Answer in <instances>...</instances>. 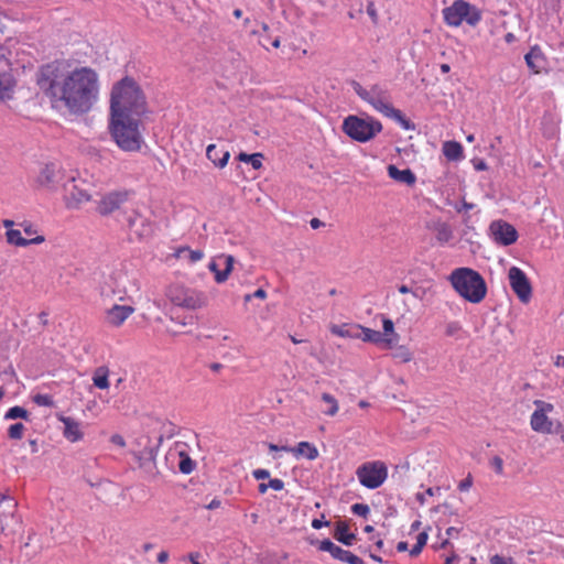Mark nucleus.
I'll list each match as a JSON object with an SVG mask.
<instances>
[{
    "label": "nucleus",
    "mask_w": 564,
    "mask_h": 564,
    "mask_svg": "<svg viewBox=\"0 0 564 564\" xmlns=\"http://www.w3.org/2000/svg\"><path fill=\"white\" fill-rule=\"evenodd\" d=\"M351 511L356 516L367 518V514L370 512V508L366 503H355L351 506Z\"/></svg>",
    "instance_id": "nucleus-44"
},
{
    "label": "nucleus",
    "mask_w": 564,
    "mask_h": 564,
    "mask_svg": "<svg viewBox=\"0 0 564 564\" xmlns=\"http://www.w3.org/2000/svg\"><path fill=\"white\" fill-rule=\"evenodd\" d=\"M451 534L449 530L445 531V536H443L441 533L438 534V540L434 547L435 549H445L448 545V535Z\"/></svg>",
    "instance_id": "nucleus-49"
},
{
    "label": "nucleus",
    "mask_w": 564,
    "mask_h": 564,
    "mask_svg": "<svg viewBox=\"0 0 564 564\" xmlns=\"http://www.w3.org/2000/svg\"><path fill=\"white\" fill-rule=\"evenodd\" d=\"M37 85L47 97L63 102L74 115L88 112L98 98V75L88 67L67 72L62 63H48L40 68Z\"/></svg>",
    "instance_id": "nucleus-1"
},
{
    "label": "nucleus",
    "mask_w": 564,
    "mask_h": 564,
    "mask_svg": "<svg viewBox=\"0 0 564 564\" xmlns=\"http://www.w3.org/2000/svg\"><path fill=\"white\" fill-rule=\"evenodd\" d=\"M443 18L449 26H459L463 21H466L470 26H475L481 20V14L476 7L468 2L455 0L452 6L443 9Z\"/></svg>",
    "instance_id": "nucleus-7"
},
{
    "label": "nucleus",
    "mask_w": 564,
    "mask_h": 564,
    "mask_svg": "<svg viewBox=\"0 0 564 564\" xmlns=\"http://www.w3.org/2000/svg\"><path fill=\"white\" fill-rule=\"evenodd\" d=\"M252 476L257 480H263L270 477V473L267 469L258 468L252 471Z\"/></svg>",
    "instance_id": "nucleus-52"
},
{
    "label": "nucleus",
    "mask_w": 564,
    "mask_h": 564,
    "mask_svg": "<svg viewBox=\"0 0 564 564\" xmlns=\"http://www.w3.org/2000/svg\"><path fill=\"white\" fill-rule=\"evenodd\" d=\"M169 296L174 305L187 310H196L205 304V296L192 289L173 288L170 290Z\"/></svg>",
    "instance_id": "nucleus-11"
},
{
    "label": "nucleus",
    "mask_w": 564,
    "mask_h": 564,
    "mask_svg": "<svg viewBox=\"0 0 564 564\" xmlns=\"http://www.w3.org/2000/svg\"><path fill=\"white\" fill-rule=\"evenodd\" d=\"M178 456H180V463H178L180 471L185 475L191 474L195 469L196 463L185 452H180Z\"/></svg>",
    "instance_id": "nucleus-34"
},
{
    "label": "nucleus",
    "mask_w": 564,
    "mask_h": 564,
    "mask_svg": "<svg viewBox=\"0 0 564 564\" xmlns=\"http://www.w3.org/2000/svg\"><path fill=\"white\" fill-rule=\"evenodd\" d=\"M525 63L529 68H531L534 73H539L542 67V56L541 52L538 48H532L524 56Z\"/></svg>",
    "instance_id": "nucleus-33"
},
{
    "label": "nucleus",
    "mask_w": 564,
    "mask_h": 564,
    "mask_svg": "<svg viewBox=\"0 0 564 564\" xmlns=\"http://www.w3.org/2000/svg\"><path fill=\"white\" fill-rule=\"evenodd\" d=\"M455 291L470 303H479L487 293V285L484 278L469 268L454 270L449 278Z\"/></svg>",
    "instance_id": "nucleus-5"
},
{
    "label": "nucleus",
    "mask_w": 564,
    "mask_h": 564,
    "mask_svg": "<svg viewBox=\"0 0 564 564\" xmlns=\"http://www.w3.org/2000/svg\"><path fill=\"white\" fill-rule=\"evenodd\" d=\"M234 263L235 258L232 256L221 254L209 262L208 269L215 273V280L217 283H224L232 271Z\"/></svg>",
    "instance_id": "nucleus-19"
},
{
    "label": "nucleus",
    "mask_w": 564,
    "mask_h": 564,
    "mask_svg": "<svg viewBox=\"0 0 564 564\" xmlns=\"http://www.w3.org/2000/svg\"><path fill=\"white\" fill-rule=\"evenodd\" d=\"M349 85L360 99L371 105L377 111L393 119L405 130L415 129V124L391 105L390 95L383 86L373 84L367 89L356 80H350Z\"/></svg>",
    "instance_id": "nucleus-3"
},
{
    "label": "nucleus",
    "mask_w": 564,
    "mask_h": 564,
    "mask_svg": "<svg viewBox=\"0 0 564 564\" xmlns=\"http://www.w3.org/2000/svg\"><path fill=\"white\" fill-rule=\"evenodd\" d=\"M144 440V448L135 452L134 458L138 460L139 467L143 469L149 476L156 477L159 475L156 467V454L163 442V435L158 437L155 445L150 444V438L148 436H145Z\"/></svg>",
    "instance_id": "nucleus-10"
},
{
    "label": "nucleus",
    "mask_w": 564,
    "mask_h": 564,
    "mask_svg": "<svg viewBox=\"0 0 564 564\" xmlns=\"http://www.w3.org/2000/svg\"><path fill=\"white\" fill-rule=\"evenodd\" d=\"M295 456H304L310 460L317 458L318 451L317 448L308 443V442H300L296 447H294Z\"/></svg>",
    "instance_id": "nucleus-32"
},
{
    "label": "nucleus",
    "mask_w": 564,
    "mask_h": 564,
    "mask_svg": "<svg viewBox=\"0 0 564 564\" xmlns=\"http://www.w3.org/2000/svg\"><path fill=\"white\" fill-rule=\"evenodd\" d=\"M62 175L57 165L54 163L46 164L39 175V183L45 187H54L61 182Z\"/></svg>",
    "instance_id": "nucleus-21"
},
{
    "label": "nucleus",
    "mask_w": 564,
    "mask_h": 564,
    "mask_svg": "<svg viewBox=\"0 0 564 564\" xmlns=\"http://www.w3.org/2000/svg\"><path fill=\"white\" fill-rule=\"evenodd\" d=\"M221 505V501L219 499H213L208 505H207V509H217L218 507H220Z\"/></svg>",
    "instance_id": "nucleus-62"
},
{
    "label": "nucleus",
    "mask_w": 564,
    "mask_h": 564,
    "mask_svg": "<svg viewBox=\"0 0 564 564\" xmlns=\"http://www.w3.org/2000/svg\"><path fill=\"white\" fill-rule=\"evenodd\" d=\"M262 158L263 156L261 153L247 154V153L241 152L238 155L239 161L250 163L254 170H258L262 166V162H261Z\"/></svg>",
    "instance_id": "nucleus-37"
},
{
    "label": "nucleus",
    "mask_w": 564,
    "mask_h": 564,
    "mask_svg": "<svg viewBox=\"0 0 564 564\" xmlns=\"http://www.w3.org/2000/svg\"><path fill=\"white\" fill-rule=\"evenodd\" d=\"M124 220L128 224L129 229L138 237L145 238L152 235L153 225L152 223L143 217L140 213L132 209V214L123 213Z\"/></svg>",
    "instance_id": "nucleus-18"
},
{
    "label": "nucleus",
    "mask_w": 564,
    "mask_h": 564,
    "mask_svg": "<svg viewBox=\"0 0 564 564\" xmlns=\"http://www.w3.org/2000/svg\"><path fill=\"white\" fill-rule=\"evenodd\" d=\"M268 486H269V488L279 491L284 488V482L279 478H274V479H270V481L268 482Z\"/></svg>",
    "instance_id": "nucleus-53"
},
{
    "label": "nucleus",
    "mask_w": 564,
    "mask_h": 564,
    "mask_svg": "<svg viewBox=\"0 0 564 564\" xmlns=\"http://www.w3.org/2000/svg\"><path fill=\"white\" fill-rule=\"evenodd\" d=\"M6 236H7V240L9 243L15 245L19 247H25L29 245H39L44 241L43 236H37L32 239H25L22 237L21 231L18 229H8V231L6 232Z\"/></svg>",
    "instance_id": "nucleus-26"
},
{
    "label": "nucleus",
    "mask_w": 564,
    "mask_h": 564,
    "mask_svg": "<svg viewBox=\"0 0 564 564\" xmlns=\"http://www.w3.org/2000/svg\"><path fill=\"white\" fill-rule=\"evenodd\" d=\"M431 228L435 231L436 239L441 243L448 242L453 238V230L446 223H434Z\"/></svg>",
    "instance_id": "nucleus-31"
},
{
    "label": "nucleus",
    "mask_w": 564,
    "mask_h": 564,
    "mask_svg": "<svg viewBox=\"0 0 564 564\" xmlns=\"http://www.w3.org/2000/svg\"><path fill=\"white\" fill-rule=\"evenodd\" d=\"M330 332L334 335H337L340 337H350V338H359L360 337V334L357 333L356 328L350 329V328H347L345 325H343V326L333 325L330 328Z\"/></svg>",
    "instance_id": "nucleus-39"
},
{
    "label": "nucleus",
    "mask_w": 564,
    "mask_h": 564,
    "mask_svg": "<svg viewBox=\"0 0 564 564\" xmlns=\"http://www.w3.org/2000/svg\"><path fill=\"white\" fill-rule=\"evenodd\" d=\"M443 154L449 161H460L463 159V147L456 141H446L443 144Z\"/></svg>",
    "instance_id": "nucleus-30"
},
{
    "label": "nucleus",
    "mask_w": 564,
    "mask_h": 564,
    "mask_svg": "<svg viewBox=\"0 0 564 564\" xmlns=\"http://www.w3.org/2000/svg\"><path fill=\"white\" fill-rule=\"evenodd\" d=\"M471 484H473V478H471V476H470V475H468V477H467V478L463 479V480L459 482L458 488H459V490H462V491H466V490H468V489L470 488Z\"/></svg>",
    "instance_id": "nucleus-57"
},
{
    "label": "nucleus",
    "mask_w": 564,
    "mask_h": 564,
    "mask_svg": "<svg viewBox=\"0 0 564 564\" xmlns=\"http://www.w3.org/2000/svg\"><path fill=\"white\" fill-rule=\"evenodd\" d=\"M324 525L328 527L329 522L328 521H323V519H314L312 521L313 529H322Z\"/></svg>",
    "instance_id": "nucleus-59"
},
{
    "label": "nucleus",
    "mask_w": 564,
    "mask_h": 564,
    "mask_svg": "<svg viewBox=\"0 0 564 564\" xmlns=\"http://www.w3.org/2000/svg\"><path fill=\"white\" fill-rule=\"evenodd\" d=\"M187 251L189 254L191 262L199 261L204 257V253L200 250H187Z\"/></svg>",
    "instance_id": "nucleus-56"
},
{
    "label": "nucleus",
    "mask_w": 564,
    "mask_h": 564,
    "mask_svg": "<svg viewBox=\"0 0 564 564\" xmlns=\"http://www.w3.org/2000/svg\"><path fill=\"white\" fill-rule=\"evenodd\" d=\"M310 225H311V227H312L313 229H317V228H319L321 226H323L324 224H323V221H321L318 218H313V219H311Z\"/></svg>",
    "instance_id": "nucleus-63"
},
{
    "label": "nucleus",
    "mask_w": 564,
    "mask_h": 564,
    "mask_svg": "<svg viewBox=\"0 0 564 564\" xmlns=\"http://www.w3.org/2000/svg\"><path fill=\"white\" fill-rule=\"evenodd\" d=\"M140 118L122 115L110 116L109 130L117 145L123 151H138L142 135L139 129Z\"/></svg>",
    "instance_id": "nucleus-4"
},
{
    "label": "nucleus",
    "mask_w": 564,
    "mask_h": 564,
    "mask_svg": "<svg viewBox=\"0 0 564 564\" xmlns=\"http://www.w3.org/2000/svg\"><path fill=\"white\" fill-rule=\"evenodd\" d=\"M94 384L99 389L109 387L108 372L105 368H98L94 376Z\"/></svg>",
    "instance_id": "nucleus-38"
},
{
    "label": "nucleus",
    "mask_w": 564,
    "mask_h": 564,
    "mask_svg": "<svg viewBox=\"0 0 564 564\" xmlns=\"http://www.w3.org/2000/svg\"><path fill=\"white\" fill-rule=\"evenodd\" d=\"M388 175L400 183L413 185L416 181L415 174L410 169L399 170L395 165L388 166Z\"/></svg>",
    "instance_id": "nucleus-27"
},
{
    "label": "nucleus",
    "mask_w": 564,
    "mask_h": 564,
    "mask_svg": "<svg viewBox=\"0 0 564 564\" xmlns=\"http://www.w3.org/2000/svg\"><path fill=\"white\" fill-rule=\"evenodd\" d=\"M490 564H516L513 558L510 556L492 555L490 557Z\"/></svg>",
    "instance_id": "nucleus-45"
},
{
    "label": "nucleus",
    "mask_w": 564,
    "mask_h": 564,
    "mask_svg": "<svg viewBox=\"0 0 564 564\" xmlns=\"http://www.w3.org/2000/svg\"><path fill=\"white\" fill-rule=\"evenodd\" d=\"M509 281L512 291L522 303H528L532 295V288L525 273L518 267L509 270Z\"/></svg>",
    "instance_id": "nucleus-15"
},
{
    "label": "nucleus",
    "mask_w": 564,
    "mask_h": 564,
    "mask_svg": "<svg viewBox=\"0 0 564 564\" xmlns=\"http://www.w3.org/2000/svg\"><path fill=\"white\" fill-rule=\"evenodd\" d=\"M85 184V181L76 180L74 176L63 184L68 207L76 208L80 204L90 200L91 194L87 187L83 186Z\"/></svg>",
    "instance_id": "nucleus-13"
},
{
    "label": "nucleus",
    "mask_w": 564,
    "mask_h": 564,
    "mask_svg": "<svg viewBox=\"0 0 564 564\" xmlns=\"http://www.w3.org/2000/svg\"><path fill=\"white\" fill-rule=\"evenodd\" d=\"M15 506L17 503L12 498L0 492V529L12 525L6 513L14 509Z\"/></svg>",
    "instance_id": "nucleus-29"
},
{
    "label": "nucleus",
    "mask_w": 564,
    "mask_h": 564,
    "mask_svg": "<svg viewBox=\"0 0 564 564\" xmlns=\"http://www.w3.org/2000/svg\"><path fill=\"white\" fill-rule=\"evenodd\" d=\"M145 111V99L137 83L124 77L111 90L110 116L140 118Z\"/></svg>",
    "instance_id": "nucleus-2"
},
{
    "label": "nucleus",
    "mask_w": 564,
    "mask_h": 564,
    "mask_svg": "<svg viewBox=\"0 0 564 564\" xmlns=\"http://www.w3.org/2000/svg\"><path fill=\"white\" fill-rule=\"evenodd\" d=\"M427 541V534L426 531H421V533L416 536L415 544L409 549V543L405 541H400L397 544L398 552H406L409 551L411 556H416L421 553L423 546L426 544Z\"/></svg>",
    "instance_id": "nucleus-28"
},
{
    "label": "nucleus",
    "mask_w": 564,
    "mask_h": 564,
    "mask_svg": "<svg viewBox=\"0 0 564 564\" xmlns=\"http://www.w3.org/2000/svg\"><path fill=\"white\" fill-rule=\"evenodd\" d=\"M440 488H429L424 492L416 494V500H419L421 503H424L426 497H433L435 492H440Z\"/></svg>",
    "instance_id": "nucleus-47"
},
{
    "label": "nucleus",
    "mask_w": 564,
    "mask_h": 564,
    "mask_svg": "<svg viewBox=\"0 0 564 564\" xmlns=\"http://www.w3.org/2000/svg\"><path fill=\"white\" fill-rule=\"evenodd\" d=\"M449 506L447 503L437 505L436 507L431 509V517L436 518L437 514H447L449 512Z\"/></svg>",
    "instance_id": "nucleus-46"
},
{
    "label": "nucleus",
    "mask_w": 564,
    "mask_h": 564,
    "mask_svg": "<svg viewBox=\"0 0 564 564\" xmlns=\"http://www.w3.org/2000/svg\"><path fill=\"white\" fill-rule=\"evenodd\" d=\"M357 333L360 334V337L364 341L372 343L383 348L390 349L393 348V338H386L379 330H373L368 327L358 326L356 327Z\"/></svg>",
    "instance_id": "nucleus-20"
},
{
    "label": "nucleus",
    "mask_w": 564,
    "mask_h": 564,
    "mask_svg": "<svg viewBox=\"0 0 564 564\" xmlns=\"http://www.w3.org/2000/svg\"><path fill=\"white\" fill-rule=\"evenodd\" d=\"M206 156L215 166L223 169L227 165L230 153L228 150L218 149L215 144H209L206 149Z\"/></svg>",
    "instance_id": "nucleus-25"
},
{
    "label": "nucleus",
    "mask_w": 564,
    "mask_h": 564,
    "mask_svg": "<svg viewBox=\"0 0 564 564\" xmlns=\"http://www.w3.org/2000/svg\"><path fill=\"white\" fill-rule=\"evenodd\" d=\"M310 544L315 545L318 551L328 552L332 557L348 564H365V562L357 555L349 551L341 549L328 539L317 540L307 538Z\"/></svg>",
    "instance_id": "nucleus-12"
},
{
    "label": "nucleus",
    "mask_w": 564,
    "mask_h": 564,
    "mask_svg": "<svg viewBox=\"0 0 564 564\" xmlns=\"http://www.w3.org/2000/svg\"><path fill=\"white\" fill-rule=\"evenodd\" d=\"M491 467L495 469V471L497 474H502V470H503V462L502 459L499 457V456H495L492 459H491Z\"/></svg>",
    "instance_id": "nucleus-51"
},
{
    "label": "nucleus",
    "mask_w": 564,
    "mask_h": 564,
    "mask_svg": "<svg viewBox=\"0 0 564 564\" xmlns=\"http://www.w3.org/2000/svg\"><path fill=\"white\" fill-rule=\"evenodd\" d=\"M200 554L198 552L189 553L188 558L192 562V564H200L198 562Z\"/></svg>",
    "instance_id": "nucleus-61"
},
{
    "label": "nucleus",
    "mask_w": 564,
    "mask_h": 564,
    "mask_svg": "<svg viewBox=\"0 0 564 564\" xmlns=\"http://www.w3.org/2000/svg\"><path fill=\"white\" fill-rule=\"evenodd\" d=\"M460 330V325L457 322H451L446 325L445 334L454 336Z\"/></svg>",
    "instance_id": "nucleus-48"
},
{
    "label": "nucleus",
    "mask_w": 564,
    "mask_h": 564,
    "mask_svg": "<svg viewBox=\"0 0 564 564\" xmlns=\"http://www.w3.org/2000/svg\"><path fill=\"white\" fill-rule=\"evenodd\" d=\"M334 538L345 545H351L356 540V534L350 531H335Z\"/></svg>",
    "instance_id": "nucleus-41"
},
{
    "label": "nucleus",
    "mask_w": 564,
    "mask_h": 564,
    "mask_svg": "<svg viewBox=\"0 0 564 564\" xmlns=\"http://www.w3.org/2000/svg\"><path fill=\"white\" fill-rule=\"evenodd\" d=\"M33 401L40 405V406H53L54 405V401H53V398L48 394H36L34 398H33Z\"/></svg>",
    "instance_id": "nucleus-43"
},
{
    "label": "nucleus",
    "mask_w": 564,
    "mask_h": 564,
    "mask_svg": "<svg viewBox=\"0 0 564 564\" xmlns=\"http://www.w3.org/2000/svg\"><path fill=\"white\" fill-rule=\"evenodd\" d=\"M383 333L386 338H393V347L398 345L400 336L394 332V324L390 318H383L382 321Z\"/></svg>",
    "instance_id": "nucleus-36"
},
{
    "label": "nucleus",
    "mask_w": 564,
    "mask_h": 564,
    "mask_svg": "<svg viewBox=\"0 0 564 564\" xmlns=\"http://www.w3.org/2000/svg\"><path fill=\"white\" fill-rule=\"evenodd\" d=\"M24 425L22 423H14L8 430V435L12 440H20L22 437Z\"/></svg>",
    "instance_id": "nucleus-42"
},
{
    "label": "nucleus",
    "mask_w": 564,
    "mask_h": 564,
    "mask_svg": "<svg viewBox=\"0 0 564 564\" xmlns=\"http://www.w3.org/2000/svg\"><path fill=\"white\" fill-rule=\"evenodd\" d=\"M59 421L63 422L64 424L63 434L69 442H77L82 440L83 432L80 430L79 422L75 421L69 416L63 415L59 416Z\"/></svg>",
    "instance_id": "nucleus-23"
},
{
    "label": "nucleus",
    "mask_w": 564,
    "mask_h": 564,
    "mask_svg": "<svg viewBox=\"0 0 564 564\" xmlns=\"http://www.w3.org/2000/svg\"><path fill=\"white\" fill-rule=\"evenodd\" d=\"M382 130V124L375 118L358 116H348L343 122V131L352 140L358 142H368Z\"/></svg>",
    "instance_id": "nucleus-6"
},
{
    "label": "nucleus",
    "mask_w": 564,
    "mask_h": 564,
    "mask_svg": "<svg viewBox=\"0 0 564 564\" xmlns=\"http://www.w3.org/2000/svg\"><path fill=\"white\" fill-rule=\"evenodd\" d=\"M133 196L132 191H113L101 197L98 203V212L102 216L112 214L115 210L120 209Z\"/></svg>",
    "instance_id": "nucleus-14"
},
{
    "label": "nucleus",
    "mask_w": 564,
    "mask_h": 564,
    "mask_svg": "<svg viewBox=\"0 0 564 564\" xmlns=\"http://www.w3.org/2000/svg\"><path fill=\"white\" fill-rule=\"evenodd\" d=\"M356 474L362 486L376 489L387 479L388 468L382 462H369L359 466Z\"/></svg>",
    "instance_id": "nucleus-8"
},
{
    "label": "nucleus",
    "mask_w": 564,
    "mask_h": 564,
    "mask_svg": "<svg viewBox=\"0 0 564 564\" xmlns=\"http://www.w3.org/2000/svg\"><path fill=\"white\" fill-rule=\"evenodd\" d=\"M489 229L494 240L502 246L512 245L518 239L516 228L503 220L492 221Z\"/></svg>",
    "instance_id": "nucleus-17"
},
{
    "label": "nucleus",
    "mask_w": 564,
    "mask_h": 564,
    "mask_svg": "<svg viewBox=\"0 0 564 564\" xmlns=\"http://www.w3.org/2000/svg\"><path fill=\"white\" fill-rule=\"evenodd\" d=\"M394 357L400 359L403 362L411 360V354L405 349H400L399 351H397Z\"/></svg>",
    "instance_id": "nucleus-54"
},
{
    "label": "nucleus",
    "mask_w": 564,
    "mask_h": 564,
    "mask_svg": "<svg viewBox=\"0 0 564 564\" xmlns=\"http://www.w3.org/2000/svg\"><path fill=\"white\" fill-rule=\"evenodd\" d=\"M133 312L132 306L115 304L107 311V322L112 326H120Z\"/></svg>",
    "instance_id": "nucleus-22"
},
{
    "label": "nucleus",
    "mask_w": 564,
    "mask_h": 564,
    "mask_svg": "<svg viewBox=\"0 0 564 564\" xmlns=\"http://www.w3.org/2000/svg\"><path fill=\"white\" fill-rule=\"evenodd\" d=\"M169 558V553L166 551H161L159 554H158V562L159 563H165Z\"/></svg>",
    "instance_id": "nucleus-60"
},
{
    "label": "nucleus",
    "mask_w": 564,
    "mask_h": 564,
    "mask_svg": "<svg viewBox=\"0 0 564 564\" xmlns=\"http://www.w3.org/2000/svg\"><path fill=\"white\" fill-rule=\"evenodd\" d=\"M475 169L477 171H485L487 170V164L482 160H479L477 163H475Z\"/></svg>",
    "instance_id": "nucleus-64"
},
{
    "label": "nucleus",
    "mask_w": 564,
    "mask_h": 564,
    "mask_svg": "<svg viewBox=\"0 0 564 564\" xmlns=\"http://www.w3.org/2000/svg\"><path fill=\"white\" fill-rule=\"evenodd\" d=\"M367 14L370 17L371 21L373 23H377L378 22V13H377V9L375 7V3L373 2H368L367 4Z\"/></svg>",
    "instance_id": "nucleus-50"
},
{
    "label": "nucleus",
    "mask_w": 564,
    "mask_h": 564,
    "mask_svg": "<svg viewBox=\"0 0 564 564\" xmlns=\"http://www.w3.org/2000/svg\"><path fill=\"white\" fill-rule=\"evenodd\" d=\"M17 82L10 72L0 73V101L13 98Z\"/></svg>",
    "instance_id": "nucleus-24"
},
{
    "label": "nucleus",
    "mask_w": 564,
    "mask_h": 564,
    "mask_svg": "<svg viewBox=\"0 0 564 564\" xmlns=\"http://www.w3.org/2000/svg\"><path fill=\"white\" fill-rule=\"evenodd\" d=\"M29 416V412L19 405L10 408L7 413L4 414L6 420H17V419H24L26 420Z\"/></svg>",
    "instance_id": "nucleus-40"
},
{
    "label": "nucleus",
    "mask_w": 564,
    "mask_h": 564,
    "mask_svg": "<svg viewBox=\"0 0 564 564\" xmlns=\"http://www.w3.org/2000/svg\"><path fill=\"white\" fill-rule=\"evenodd\" d=\"M267 296V293L263 289H258L253 294H248L245 296V301H250L252 297H256V299H265Z\"/></svg>",
    "instance_id": "nucleus-55"
},
{
    "label": "nucleus",
    "mask_w": 564,
    "mask_h": 564,
    "mask_svg": "<svg viewBox=\"0 0 564 564\" xmlns=\"http://www.w3.org/2000/svg\"><path fill=\"white\" fill-rule=\"evenodd\" d=\"M111 443H113L115 445H118L120 447H123L126 446V442L123 440V437L119 434H113L110 438Z\"/></svg>",
    "instance_id": "nucleus-58"
},
{
    "label": "nucleus",
    "mask_w": 564,
    "mask_h": 564,
    "mask_svg": "<svg viewBox=\"0 0 564 564\" xmlns=\"http://www.w3.org/2000/svg\"><path fill=\"white\" fill-rule=\"evenodd\" d=\"M322 400L327 404V409L323 410V413L329 416H334L338 412L337 400L329 393H323Z\"/></svg>",
    "instance_id": "nucleus-35"
},
{
    "label": "nucleus",
    "mask_w": 564,
    "mask_h": 564,
    "mask_svg": "<svg viewBox=\"0 0 564 564\" xmlns=\"http://www.w3.org/2000/svg\"><path fill=\"white\" fill-rule=\"evenodd\" d=\"M538 409L531 415V427L539 433H556L553 429V422L546 416L547 411L553 410V405L544 401H535Z\"/></svg>",
    "instance_id": "nucleus-16"
},
{
    "label": "nucleus",
    "mask_w": 564,
    "mask_h": 564,
    "mask_svg": "<svg viewBox=\"0 0 564 564\" xmlns=\"http://www.w3.org/2000/svg\"><path fill=\"white\" fill-rule=\"evenodd\" d=\"M129 278L122 270L111 271L109 274L104 275L100 284V294L104 297L118 296L122 300L128 292Z\"/></svg>",
    "instance_id": "nucleus-9"
}]
</instances>
